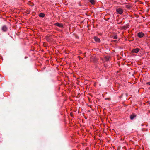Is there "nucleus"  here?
<instances>
[{"mask_svg": "<svg viewBox=\"0 0 150 150\" xmlns=\"http://www.w3.org/2000/svg\"><path fill=\"white\" fill-rule=\"evenodd\" d=\"M136 117V115L134 114H133L132 115H131L130 116V118L131 120L133 119L134 118Z\"/></svg>", "mask_w": 150, "mask_h": 150, "instance_id": "423d86ee", "label": "nucleus"}, {"mask_svg": "<svg viewBox=\"0 0 150 150\" xmlns=\"http://www.w3.org/2000/svg\"><path fill=\"white\" fill-rule=\"evenodd\" d=\"M78 57L79 58V59H83L80 56H78Z\"/></svg>", "mask_w": 150, "mask_h": 150, "instance_id": "4468645a", "label": "nucleus"}, {"mask_svg": "<svg viewBox=\"0 0 150 150\" xmlns=\"http://www.w3.org/2000/svg\"><path fill=\"white\" fill-rule=\"evenodd\" d=\"M124 28L126 29V28H128V27H127V26H125L124 27Z\"/></svg>", "mask_w": 150, "mask_h": 150, "instance_id": "2eb2a0df", "label": "nucleus"}, {"mask_svg": "<svg viewBox=\"0 0 150 150\" xmlns=\"http://www.w3.org/2000/svg\"><path fill=\"white\" fill-rule=\"evenodd\" d=\"M126 8L128 9H130L131 8V6L128 5H126Z\"/></svg>", "mask_w": 150, "mask_h": 150, "instance_id": "9b49d317", "label": "nucleus"}, {"mask_svg": "<svg viewBox=\"0 0 150 150\" xmlns=\"http://www.w3.org/2000/svg\"><path fill=\"white\" fill-rule=\"evenodd\" d=\"M7 29V27L6 25H4L2 27V30L4 32L6 31Z\"/></svg>", "mask_w": 150, "mask_h": 150, "instance_id": "39448f33", "label": "nucleus"}, {"mask_svg": "<svg viewBox=\"0 0 150 150\" xmlns=\"http://www.w3.org/2000/svg\"><path fill=\"white\" fill-rule=\"evenodd\" d=\"M149 104L150 105V103H149Z\"/></svg>", "mask_w": 150, "mask_h": 150, "instance_id": "aec40b11", "label": "nucleus"}, {"mask_svg": "<svg viewBox=\"0 0 150 150\" xmlns=\"http://www.w3.org/2000/svg\"><path fill=\"white\" fill-rule=\"evenodd\" d=\"M106 60H108V58H107V59H106Z\"/></svg>", "mask_w": 150, "mask_h": 150, "instance_id": "a211bd4d", "label": "nucleus"}, {"mask_svg": "<svg viewBox=\"0 0 150 150\" xmlns=\"http://www.w3.org/2000/svg\"><path fill=\"white\" fill-rule=\"evenodd\" d=\"M45 16V14L44 13H40L39 14V16L40 17H42V18L44 17Z\"/></svg>", "mask_w": 150, "mask_h": 150, "instance_id": "6e6552de", "label": "nucleus"}, {"mask_svg": "<svg viewBox=\"0 0 150 150\" xmlns=\"http://www.w3.org/2000/svg\"><path fill=\"white\" fill-rule=\"evenodd\" d=\"M139 50V48H136L135 49H133L132 50V52L133 53H137Z\"/></svg>", "mask_w": 150, "mask_h": 150, "instance_id": "7ed1b4c3", "label": "nucleus"}, {"mask_svg": "<svg viewBox=\"0 0 150 150\" xmlns=\"http://www.w3.org/2000/svg\"><path fill=\"white\" fill-rule=\"evenodd\" d=\"M94 39L95 41L97 42H100V39L96 36H95L94 37Z\"/></svg>", "mask_w": 150, "mask_h": 150, "instance_id": "20e7f679", "label": "nucleus"}, {"mask_svg": "<svg viewBox=\"0 0 150 150\" xmlns=\"http://www.w3.org/2000/svg\"><path fill=\"white\" fill-rule=\"evenodd\" d=\"M46 40L48 41H50L49 40H50V38L48 37V36L46 37Z\"/></svg>", "mask_w": 150, "mask_h": 150, "instance_id": "f8f14e48", "label": "nucleus"}, {"mask_svg": "<svg viewBox=\"0 0 150 150\" xmlns=\"http://www.w3.org/2000/svg\"><path fill=\"white\" fill-rule=\"evenodd\" d=\"M90 2L92 4H94V0H90Z\"/></svg>", "mask_w": 150, "mask_h": 150, "instance_id": "9d476101", "label": "nucleus"}, {"mask_svg": "<svg viewBox=\"0 0 150 150\" xmlns=\"http://www.w3.org/2000/svg\"><path fill=\"white\" fill-rule=\"evenodd\" d=\"M137 35L139 38H142L144 35V34L142 32H139L137 34Z\"/></svg>", "mask_w": 150, "mask_h": 150, "instance_id": "f03ea898", "label": "nucleus"}, {"mask_svg": "<svg viewBox=\"0 0 150 150\" xmlns=\"http://www.w3.org/2000/svg\"><path fill=\"white\" fill-rule=\"evenodd\" d=\"M30 11H27V12L26 13H27V14H29V13H30Z\"/></svg>", "mask_w": 150, "mask_h": 150, "instance_id": "f3484780", "label": "nucleus"}, {"mask_svg": "<svg viewBox=\"0 0 150 150\" xmlns=\"http://www.w3.org/2000/svg\"><path fill=\"white\" fill-rule=\"evenodd\" d=\"M55 25L60 27H63V26L62 24L58 23H55Z\"/></svg>", "mask_w": 150, "mask_h": 150, "instance_id": "0eeeda50", "label": "nucleus"}, {"mask_svg": "<svg viewBox=\"0 0 150 150\" xmlns=\"http://www.w3.org/2000/svg\"><path fill=\"white\" fill-rule=\"evenodd\" d=\"M117 38V35H115L114 36V39H116Z\"/></svg>", "mask_w": 150, "mask_h": 150, "instance_id": "ddd939ff", "label": "nucleus"}, {"mask_svg": "<svg viewBox=\"0 0 150 150\" xmlns=\"http://www.w3.org/2000/svg\"><path fill=\"white\" fill-rule=\"evenodd\" d=\"M146 84H148V85H150V82H147L146 83Z\"/></svg>", "mask_w": 150, "mask_h": 150, "instance_id": "dca6fc26", "label": "nucleus"}, {"mask_svg": "<svg viewBox=\"0 0 150 150\" xmlns=\"http://www.w3.org/2000/svg\"><path fill=\"white\" fill-rule=\"evenodd\" d=\"M149 89H150V87L149 88Z\"/></svg>", "mask_w": 150, "mask_h": 150, "instance_id": "6ab92c4d", "label": "nucleus"}, {"mask_svg": "<svg viewBox=\"0 0 150 150\" xmlns=\"http://www.w3.org/2000/svg\"><path fill=\"white\" fill-rule=\"evenodd\" d=\"M116 12L120 14H121L123 13V10L121 8H118L116 9Z\"/></svg>", "mask_w": 150, "mask_h": 150, "instance_id": "f257e3e1", "label": "nucleus"}, {"mask_svg": "<svg viewBox=\"0 0 150 150\" xmlns=\"http://www.w3.org/2000/svg\"><path fill=\"white\" fill-rule=\"evenodd\" d=\"M28 4L31 6H33L34 5V4L30 1H29Z\"/></svg>", "mask_w": 150, "mask_h": 150, "instance_id": "1a4fd4ad", "label": "nucleus"}]
</instances>
